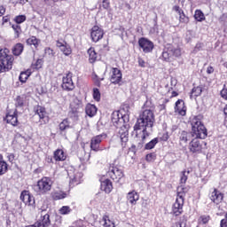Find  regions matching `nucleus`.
<instances>
[{
  "instance_id": "obj_3",
  "label": "nucleus",
  "mask_w": 227,
  "mask_h": 227,
  "mask_svg": "<svg viewBox=\"0 0 227 227\" xmlns=\"http://www.w3.org/2000/svg\"><path fill=\"white\" fill-rule=\"evenodd\" d=\"M13 55L10 54V50L7 48L0 50V74L12 70L14 61Z\"/></svg>"
},
{
  "instance_id": "obj_21",
  "label": "nucleus",
  "mask_w": 227,
  "mask_h": 227,
  "mask_svg": "<svg viewBox=\"0 0 227 227\" xmlns=\"http://www.w3.org/2000/svg\"><path fill=\"white\" fill-rule=\"evenodd\" d=\"M68 176L70 178V185H79V184H81V179L82 178V173L76 172L74 175H70V173H68Z\"/></svg>"
},
{
  "instance_id": "obj_33",
  "label": "nucleus",
  "mask_w": 227,
  "mask_h": 227,
  "mask_svg": "<svg viewBox=\"0 0 227 227\" xmlns=\"http://www.w3.org/2000/svg\"><path fill=\"white\" fill-rule=\"evenodd\" d=\"M194 19L197 22H203L205 20V14L200 10H196L194 13Z\"/></svg>"
},
{
  "instance_id": "obj_40",
  "label": "nucleus",
  "mask_w": 227,
  "mask_h": 227,
  "mask_svg": "<svg viewBox=\"0 0 227 227\" xmlns=\"http://www.w3.org/2000/svg\"><path fill=\"white\" fill-rule=\"evenodd\" d=\"M36 114L39 116L40 120H43L45 118V108L43 106H38L36 109Z\"/></svg>"
},
{
  "instance_id": "obj_29",
  "label": "nucleus",
  "mask_w": 227,
  "mask_h": 227,
  "mask_svg": "<svg viewBox=\"0 0 227 227\" xmlns=\"http://www.w3.org/2000/svg\"><path fill=\"white\" fill-rule=\"evenodd\" d=\"M23 51H24V45L22 43H17L12 48V54L14 56H20V54H22Z\"/></svg>"
},
{
  "instance_id": "obj_10",
  "label": "nucleus",
  "mask_w": 227,
  "mask_h": 227,
  "mask_svg": "<svg viewBox=\"0 0 227 227\" xmlns=\"http://www.w3.org/2000/svg\"><path fill=\"white\" fill-rule=\"evenodd\" d=\"M138 45L143 50V52L148 53L153 51V43L145 37L138 40Z\"/></svg>"
},
{
  "instance_id": "obj_53",
  "label": "nucleus",
  "mask_w": 227,
  "mask_h": 227,
  "mask_svg": "<svg viewBox=\"0 0 227 227\" xmlns=\"http://www.w3.org/2000/svg\"><path fill=\"white\" fill-rule=\"evenodd\" d=\"M6 13V8L3 5H0V17H3Z\"/></svg>"
},
{
  "instance_id": "obj_15",
  "label": "nucleus",
  "mask_w": 227,
  "mask_h": 227,
  "mask_svg": "<svg viewBox=\"0 0 227 227\" xmlns=\"http://www.w3.org/2000/svg\"><path fill=\"white\" fill-rule=\"evenodd\" d=\"M108 176L113 180H121L123 178V171L118 167H113L108 172Z\"/></svg>"
},
{
  "instance_id": "obj_8",
  "label": "nucleus",
  "mask_w": 227,
  "mask_h": 227,
  "mask_svg": "<svg viewBox=\"0 0 227 227\" xmlns=\"http://www.w3.org/2000/svg\"><path fill=\"white\" fill-rule=\"evenodd\" d=\"M205 148H207V143L200 141V138H193L189 145V150L192 153H200Z\"/></svg>"
},
{
  "instance_id": "obj_62",
  "label": "nucleus",
  "mask_w": 227,
  "mask_h": 227,
  "mask_svg": "<svg viewBox=\"0 0 227 227\" xmlns=\"http://www.w3.org/2000/svg\"><path fill=\"white\" fill-rule=\"evenodd\" d=\"M45 1H49V0H45ZM53 3H58V1L59 0H51Z\"/></svg>"
},
{
  "instance_id": "obj_41",
  "label": "nucleus",
  "mask_w": 227,
  "mask_h": 227,
  "mask_svg": "<svg viewBox=\"0 0 227 227\" xmlns=\"http://www.w3.org/2000/svg\"><path fill=\"white\" fill-rule=\"evenodd\" d=\"M210 221V216L207 215H200L199 218V224H207Z\"/></svg>"
},
{
  "instance_id": "obj_9",
  "label": "nucleus",
  "mask_w": 227,
  "mask_h": 227,
  "mask_svg": "<svg viewBox=\"0 0 227 227\" xmlns=\"http://www.w3.org/2000/svg\"><path fill=\"white\" fill-rule=\"evenodd\" d=\"M107 138V134L102 133L100 135H97L93 137L90 140V149L93 152H99L100 150V143L104 141V139Z\"/></svg>"
},
{
  "instance_id": "obj_24",
  "label": "nucleus",
  "mask_w": 227,
  "mask_h": 227,
  "mask_svg": "<svg viewBox=\"0 0 227 227\" xmlns=\"http://www.w3.org/2000/svg\"><path fill=\"white\" fill-rule=\"evenodd\" d=\"M53 158L57 162H62L63 160H67V154L63 150L58 149L54 152Z\"/></svg>"
},
{
  "instance_id": "obj_50",
  "label": "nucleus",
  "mask_w": 227,
  "mask_h": 227,
  "mask_svg": "<svg viewBox=\"0 0 227 227\" xmlns=\"http://www.w3.org/2000/svg\"><path fill=\"white\" fill-rule=\"evenodd\" d=\"M145 160L147 162H153V160H155V154L153 153H149L145 156Z\"/></svg>"
},
{
  "instance_id": "obj_36",
  "label": "nucleus",
  "mask_w": 227,
  "mask_h": 227,
  "mask_svg": "<svg viewBox=\"0 0 227 227\" xmlns=\"http://www.w3.org/2000/svg\"><path fill=\"white\" fill-rule=\"evenodd\" d=\"M8 171V163L0 160V176Z\"/></svg>"
},
{
  "instance_id": "obj_54",
  "label": "nucleus",
  "mask_w": 227,
  "mask_h": 227,
  "mask_svg": "<svg viewBox=\"0 0 227 227\" xmlns=\"http://www.w3.org/2000/svg\"><path fill=\"white\" fill-rule=\"evenodd\" d=\"M173 9L175 12H176V13H178V15L179 13H182V12H184L182 9H180V6L178 5H175Z\"/></svg>"
},
{
  "instance_id": "obj_49",
  "label": "nucleus",
  "mask_w": 227,
  "mask_h": 227,
  "mask_svg": "<svg viewBox=\"0 0 227 227\" xmlns=\"http://www.w3.org/2000/svg\"><path fill=\"white\" fill-rule=\"evenodd\" d=\"M24 106V98L18 96L16 98V107H22Z\"/></svg>"
},
{
  "instance_id": "obj_58",
  "label": "nucleus",
  "mask_w": 227,
  "mask_h": 227,
  "mask_svg": "<svg viewBox=\"0 0 227 227\" xmlns=\"http://www.w3.org/2000/svg\"><path fill=\"white\" fill-rule=\"evenodd\" d=\"M56 15H58V17H63V15H65V12L58 10L56 11Z\"/></svg>"
},
{
  "instance_id": "obj_52",
  "label": "nucleus",
  "mask_w": 227,
  "mask_h": 227,
  "mask_svg": "<svg viewBox=\"0 0 227 227\" xmlns=\"http://www.w3.org/2000/svg\"><path fill=\"white\" fill-rule=\"evenodd\" d=\"M101 6L104 10H107L109 8V0H103Z\"/></svg>"
},
{
  "instance_id": "obj_19",
  "label": "nucleus",
  "mask_w": 227,
  "mask_h": 227,
  "mask_svg": "<svg viewBox=\"0 0 227 227\" xmlns=\"http://www.w3.org/2000/svg\"><path fill=\"white\" fill-rule=\"evenodd\" d=\"M175 113H177V114H180V116H185L187 108L185 107V103H184V100L179 99L176 102Z\"/></svg>"
},
{
  "instance_id": "obj_14",
  "label": "nucleus",
  "mask_w": 227,
  "mask_h": 227,
  "mask_svg": "<svg viewBox=\"0 0 227 227\" xmlns=\"http://www.w3.org/2000/svg\"><path fill=\"white\" fill-rule=\"evenodd\" d=\"M110 81L113 84H120L121 82V71L117 67H113Z\"/></svg>"
},
{
  "instance_id": "obj_13",
  "label": "nucleus",
  "mask_w": 227,
  "mask_h": 227,
  "mask_svg": "<svg viewBox=\"0 0 227 227\" xmlns=\"http://www.w3.org/2000/svg\"><path fill=\"white\" fill-rule=\"evenodd\" d=\"M56 45L65 56H70L72 54V47L67 42L57 41Z\"/></svg>"
},
{
  "instance_id": "obj_42",
  "label": "nucleus",
  "mask_w": 227,
  "mask_h": 227,
  "mask_svg": "<svg viewBox=\"0 0 227 227\" xmlns=\"http://www.w3.org/2000/svg\"><path fill=\"white\" fill-rule=\"evenodd\" d=\"M201 87H195L192 90V95L191 98L192 97H200L201 95Z\"/></svg>"
},
{
  "instance_id": "obj_16",
  "label": "nucleus",
  "mask_w": 227,
  "mask_h": 227,
  "mask_svg": "<svg viewBox=\"0 0 227 227\" xmlns=\"http://www.w3.org/2000/svg\"><path fill=\"white\" fill-rule=\"evenodd\" d=\"M209 198L211 201H213V203H215V205H219V203L223 202L224 195H223V193L217 189H214V191L210 193Z\"/></svg>"
},
{
  "instance_id": "obj_23",
  "label": "nucleus",
  "mask_w": 227,
  "mask_h": 227,
  "mask_svg": "<svg viewBox=\"0 0 227 227\" xmlns=\"http://www.w3.org/2000/svg\"><path fill=\"white\" fill-rule=\"evenodd\" d=\"M127 200L130 205H136L139 201V193L136 191H131L127 194Z\"/></svg>"
},
{
  "instance_id": "obj_59",
  "label": "nucleus",
  "mask_w": 227,
  "mask_h": 227,
  "mask_svg": "<svg viewBox=\"0 0 227 227\" xmlns=\"http://www.w3.org/2000/svg\"><path fill=\"white\" fill-rule=\"evenodd\" d=\"M207 74H214V67H208L207 69Z\"/></svg>"
},
{
  "instance_id": "obj_28",
  "label": "nucleus",
  "mask_w": 227,
  "mask_h": 227,
  "mask_svg": "<svg viewBox=\"0 0 227 227\" xmlns=\"http://www.w3.org/2000/svg\"><path fill=\"white\" fill-rule=\"evenodd\" d=\"M27 45L34 46L35 49H37L38 45H40V39L36 38V36H31L27 39Z\"/></svg>"
},
{
  "instance_id": "obj_57",
  "label": "nucleus",
  "mask_w": 227,
  "mask_h": 227,
  "mask_svg": "<svg viewBox=\"0 0 227 227\" xmlns=\"http://www.w3.org/2000/svg\"><path fill=\"white\" fill-rule=\"evenodd\" d=\"M2 20H3V25L6 24L7 22H10V16H4Z\"/></svg>"
},
{
  "instance_id": "obj_5",
  "label": "nucleus",
  "mask_w": 227,
  "mask_h": 227,
  "mask_svg": "<svg viewBox=\"0 0 227 227\" xmlns=\"http://www.w3.org/2000/svg\"><path fill=\"white\" fill-rule=\"evenodd\" d=\"M180 56H182V49L173 44H168L162 52V58L164 61H167L168 63L175 61V59L180 58Z\"/></svg>"
},
{
  "instance_id": "obj_17",
  "label": "nucleus",
  "mask_w": 227,
  "mask_h": 227,
  "mask_svg": "<svg viewBox=\"0 0 227 227\" xmlns=\"http://www.w3.org/2000/svg\"><path fill=\"white\" fill-rule=\"evenodd\" d=\"M4 120L6 123H10L13 127H17V124L19 123V119L17 118V110L14 112H9Z\"/></svg>"
},
{
  "instance_id": "obj_18",
  "label": "nucleus",
  "mask_w": 227,
  "mask_h": 227,
  "mask_svg": "<svg viewBox=\"0 0 227 227\" xmlns=\"http://www.w3.org/2000/svg\"><path fill=\"white\" fill-rule=\"evenodd\" d=\"M71 113L77 116L79 110L82 108V102L79 98H74L70 104Z\"/></svg>"
},
{
  "instance_id": "obj_27",
  "label": "nucleus",
  "mask_w": 227,
  "mask_h": 227,
  "mask_svg": "<svg viewBox=\"0 0 227 227\" xmlns=\"http://www.w3.org/2000/svg\"><path fill=\"white\" fill-rule=\"evenodd\" d=\"M192 134L187 132V131H181L179 133V141L181 145H185L190 139Z\"/></svg>"
},
{
  "instance_id": "obj_12",
  "label": "nucleus",
  "mask_w": 227,
  "mask_h": 227,
  "mask_svg": "<svg viewBox=\"0 0 227 227\" xmlns=\"http://www.w3.org/2000/svg\"><path fill=\"white\" fill-rule=\"evenodd\" d=\"M62 88L67 91H71L75 88L74 85V81H72V73H68L62 79Z\"/></svg>"
},
{
  "instance_id": "obj_48",
  "label": "nucleus",
  "mask_w": 227,
  "mask_h": 227,
  "mask_svg": "<svg viewBox=\"0 0 227 227\" xmlns=\"http://www.w3.org/2000/svg\"><path fill=\"white\" fill-rule=\"evenodd\" d=\"M44 54H45V56H48L49 58H54V54H56V53L54 52V50H52L51 48H45Z\"/></svg>"
},
{
  "instance_id": "obj_6",
  "label": "nucleus",
  "mask_w": 227,
  "mask_h": 227,
  "mask_svg": "<svg viewBox=\"0 0 227 227\" xmlns=\"http://www.w3.org/2000/svg\"><path fill=\"white\" fill-rule=\"evenodd\" d=\"M192 136L197 139H205L207 136V128L198 118H194L192 121Z\"/></svg>"
},
{
  "instance_id": "obj_39",
  "label": "nucleus",
  "mask_w": 227,
  "mask_h": 227,
  "mask_svg": "<svg viewBox=\"0 0 227 227\" xmlns=\"http://www.w3.org/2000/svg\"><path fill=\"white\" fill-rule=\"evenodd\" d=\"M29 71L21 72L19 76L20 82H26V81H27V79L29 78Z\"/></svg>"
},
{
  "instance_id": "obj_37",
  "label": "nucleus",
  "mask_w": 227,
  "mask_h": 227,
  "mask_svg": "<svg viewBox=\"0 0 227 227\" xmlns=\"http://www.w3.org/2000/svg\"><path fill=\"white\" fill-rule=\"evenodd\" d=\"M52 198L53 200H65V198H67V193H65L64 192H55L52 194Z\"/></svg>"
},
{
  "instance_id": "obj_22",
  "label": "nucleus",
  "mask_w": 227,
  "mask_h": 227,
  "mask_svg": "<svg viewBox=\"0 0 227 227\" xmlns=\"http://www.w3.org/2000/svg\"><path fill=\"white\" fill-rule=\"evenodd\" d=\"M20 200L25 203V205H35V199L29 195L27 192H22L20 195Z\"/></svg>"
},
{
  "instance_id": "obj_47",
  "label": "nucleus",
  "mask_w": 227,
  "mask_h": 227,
  "mask_svg": "<svg viewBox=\"0 0 227 227\" xmlns=\"http://www.w3.org/2000/svg\"><path fill=\"white\" fill-rule=\"evenodd\" d=\"M93 98L96 102H100V90L98 89L93 90Z\"/></svg>"
},
{
  "instance_id": "obj_31",
  "label": "nucleus",
  "mask_w": 227,
  "mask_h": 227,
  "mask_svg": "<svg viewBox=\"0 0 227 227\" xmlns=\"http://www.w3.org/2000/svg\"><path fill=\"white\" fill-rule=\"evenodd\" d=\"M88 54H89L90 63H95V61H97V52L95 51V49L93 48L89 49Z\"/></svg>"
},
{
  "instance_id": "obj_46",
  "label": "nucleus",
  "mask_w": 227,
  "mask_h": 227,
  "mask_svg": "<svg viewBox=\"0 0 227 227\" xmlns=\"http://www.w3.org/2000/svg\"><path fill=\"white\" fill-rule=\"evenodd\" d=\"M16 24H22V22H26V16L25 15H19L16 16L14 19Z\"/></svg>"
},
{
  "instance_id": "obj_45",
  "label": "nucleus",
  "mask_w": 227,
  "mask_h": 227,
  "mask_svg": "<svg viewBox=\"0 0 227 227\" xmlns=\"http://www.w3.org/2000/svg\"><path fill=\"white\" fill-rule=\"evenodd\" d=\"M179 22H182L183 24H187V22H189V18L185 16L184 11L181 13H179Z\"/></svg>"
},
{
  "instance_id": "obj_1",
  "label": "nucleus",
  "mask_w": 227,
  "mask_h": 227,
  "mask_svg": "<svg viewBox=\"0 0 227 227\" xmlns=\"http://www.w3.org/2000/svg\"><path fill=\"white\" fill-rule=\"evenodd\" d=\"M153 123H155V115L152 110H145L137 119L134 126V131L136 132V137L141 139L140 146L145 143L146 137L152 134Z\"/></svg>"
},
{
  "instance_id": "obj_64",
  "label": "nucleus",
  "mask_w": 227,
  "mask_h": 227,
  "mask_svg": "<svg viewBox=\"0 0 227 227\" xmlns=\"http://www.w3.org/2000/svg\"><path fill=\"white\" fill-rule=\"evenodd\" d=\"M26 1V3H27V0H25Z\"/></svg>"
},
{
  "instance_id": "obj_25",
  "label": "nucleus",
  "mask_w": 227,
  "mask_h": 227,
  "mask_svg": "<svg viewBox=\"0 0 227 227\" xmlns=\"http://www.w3.org/2000/svg\"><path fill=\"white\" fill-rule=\"evenodd\" d=\"M101 191H104L106 194H109L113 191V183H111V180L106 179L101 182Z\"/></svg>"
},
{
  "instance_id": "obj_44",
  "label": "nucleus",
  "mask_w": 227,
  "mask_h": 227,
  "mask_svg": "<svg viewBox=\"0 0 227 227\" xmlns=\"http://www.w3.org/2000/svg\"><path fill=\"white\" fill-rule=\"evenodd\" d=\"M43 65V60L42 59H39L35 61V64H32V68L35 70H40L42 68V66Z\"/></svg>"
},
{
  "instance_id": "obj_11",
  "label": "nucleus",
  "mask_w": 227,
  "mask_h": 227,
  "mask_svg": "<svg viewBox=\"0 0 227 227\" xmlns=\"http://www.w3.org/2000/svg\"><path fill=\"white\" fill-rule=\"evenodd\" d=\"M90 37L92 42H99V40H102V38H104V30L98 26H94L91 28Z\"/></svg>"
},
{
  "instance_id": "obj_55",
  "label": "nucleus",
  "mask_w": 227,
  "mask_h": 227,
  "mask_svg": "<svg viewBox=\"0 0 227 227\" xmlns=\"http://www.w3.org/2000/svg\"><path fill=\"white\" fill-rule=\"evenodd\" d=\"M145 62L144 61V59H141V58H138V65H139V67H141L142 68H145Z\"/></svg>"
},
{
  "instance_id": "obj_20",
  "label": "nucleus",
  "mask_w": 227,
  "mask_h": 227,
  "mask_svg": "<svg viewBox=\"0 0 227 227\" xmlns=\"http://www.w3.org/2000/svg\"><path fill=\"white\" fill-rule=\"evenodd\" d=\"M40 227H49L51 226V215L46 213L45 210L42 211L41 214V222H39Z\"/></svg>"
},
{
  "instance_id": "obj_7",
  "label": "nucleus",
  "mask_w": 227,
  "mask_h": 227,
  "mask_svg": "<svg viewBox=\"0 0 227 227\" xmlns=\"http://www.w3.org/2000/svg\"><path fill=\"white\" fill-rule=\"evenodd\" d=\"M187 192V188L184 186L177 187V198L172 207V212L175 215H180L184 212V198Z\"/></svg>"
},
{
  "instance_id": "obj_4",
  "label": "nucleus",
  "mask_w": 227,
  "mask_h": 227,
  "mask_svg": "<svg viewBox=\"0 0 227 227\" xmlns=\"http://www.w3.org/2000/svg\"><path fill=\"white\" fill-rule=\"evenodd\" d=\"M52 179L50 177H43L33 185V189L39 196H45L52 189Z\"/></svg>"
},
{
  "instance_id": "obj_56",
  "label": "nucleus",
  "mask_w": 227,
  "mask_h": 227,
  "mask_svg": "<svg viewBox=\"0 0 227 227\" xmlns=\"http://www.w3.org/2000/svg\"><path fill=\"white\" fill-rule=\"evenodd\" d=\"M172 227H185V223L182 222H177Z\"/></svg>"
},
{
  "instance_id": "obj_32",
  "label": "nucleus",
  "mask_w": 227,
  "mask_h": 227,
  "mask_svg": "<svg viewBox=\"0 0 227 227\" xmlns=\"http://www.w3.org/2000/svg\"><path fill=\"white\" fill-rule=\"evenodd\" d=\"M191 174V170H184L180 173V184H185L187 182V178H189V175Z\"/></svg>"
},
{
  "instance_id": "obj_63",
  "label": "nucleus",
  "mask_w": 227,
  "mask_h": 227,
  "mask_svg": "<svg viewBox=\"0 0 227 227\" xmlns=\"http://www.w3.org/2000/svg\"><path fill=\"white\" fill-rule=\"evenodd\" d=\"M172 130H176V126H173Z\"/></svg>"
},
{
  "instance_id": "obj_51",
  "label": "nucleus",
  "mask_w": 227,
  "mask_h": 227,
  "mask_svg": "<svg viewBox=\"0 0 227 227\" xmlns=\"http://www.w3.org/2000/svg\"><path fill=\"white\" fill-rule=\"evenodd\" d=\"M221 97L227 100V83L223 86V89L221 90Z\"/></svg>"
},
{
  "instance_id": "obj_35",
  "label": "nucleus",
  "mask_w": 227,
  "mask_h": 227,
  "mask_svg": "<svg viewBox=\"0 0 227 227\" xmlns=\"http://www.w3.org/2000/svg\"><path fill=\"white\" fill-rule=\"evenodd\" d=\"M59 130H67L70 129V121L68 119H64L60 123H59Z\"/></svg>"
},
{
  "instance_id": "obj_34",
  "label": "nucleus",
  "mask_w": 227,
  "mask_h": 227,
  "mask_svg": "<svg viewBox=\"0 0 227 227\" xmlns=\"http://www.w3.org/2000/svg\"><path fill=\"white\" fill-rule=\"evenodd\" d=\"M159 143V138H153V140H151L150 142H148L145 146V150H153V148H155V145Z\"/></svg>"
},
{
  "instance_id": "obj_30",
  "label": "nucleus",
  "mask_w": 227,
  "mask_h": 227,
  "mask_svg": "<svg viewBox=\"0 0 227 227\" xmlns=\"http://www.w3.org/2000/svg\"><path fill=\"white\" fill-rule=\"evenodd\" d=\"M103 227H116L114 222H113L107 215H104L102 218Z\"/></svg>"
},
{
  "instance_id": "obj_26",
  "label": "nucleus",
  "mask_w": 227,
  "mask_h": 227,
  "mask_svg": "<svg viewBox=\"0 0 227 227\" xmlns=\"http://www.w3.org/2000/svg\"><path fill=\"white\" fill-rule=\"evenodd\" d=\"M97 106L95 105L88 104L85 108V113L87 116H90V118H93L95 114H97Z\"/></svg>"
},
{
  "instance_id": "obj_38",
  "label": "nucleus",
  "mask_w": 227,
  "mask_h": 227,
  "mask_svg": "<svg viewBox=\"0 0 227 227\" xmlns=\"http://www.w3.org/2000/svg\"><path fill=\"white\" fill-rule=\"evenodd\" d=\"M59 212L61 215H68V214L72 213V208H70V207L68 206H63L62 207H60Z\"/></svg>"
},
{
  "instance_id": "obj_2",
  "label": "nucleus",
  "mask_w": 227,
  "mask_h": 227,
  "mask_svg": "<svg viewBox=\"0 0 227 227\" xmlns=\"http://www.w3.org/2000/svg\"><path fill=\"white\" fill-rule=\"evenodd\" d=\"M129 118L127 115H123L120 113V111H115L112 114V123L117 129H120L119 135L121 139V145L122 148L127 146V143H129V123L127 121Z\"/></svg>"
},
{
  "instance_id": "obj_60",
  "label": "nucleus",
  "mask_w": 227,
  "mask_h": 227,
  "mask_svg": "<svg viewBox=\"0 0 227 227\" xmlns=\"http://www.w3.org/2000/svg\"><path fill=\"white\" fill-rule=\"evenodd\" d=\"M47 162H52V157H48L47 158Z\"/></svg>"
},
{
  "instance_id": "obj_43",
  "label": "nucleus",
  "mask_w": 227,
  "mask_h": 227,
  "mask_svg": "<svg viewBox=\"0 0 227 227\" xmlns=\"http://www.w3.org/2000/svg\"><path fill=\"white\" fill-rule=\"evenodd\" d=\"M12 29L15 32V38H19L20 33H22L20 27L18 24H14L12 25Z\"/></svg>"
},
{
  "instance_id": "obj_61",
  "label": "nucleus",
  "mask_w": 227,
  "mask_h": 227,
  "mask_svg": "<svg viewBox=\"0 0 227 227\" xmlns=\"http://www.w3.org/2000/svg\"><path fill=\"white\" fill-rule=\"evenodd\" d=\"M201 47V43H198L195 47V49H200Z\"/></svg>"
}]
</instances>
